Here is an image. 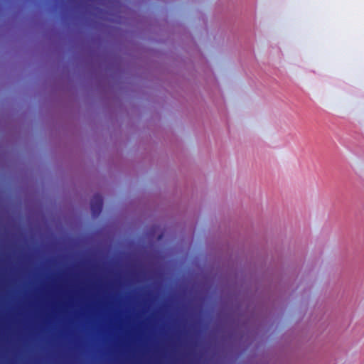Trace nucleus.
<instances>
[{"instance_id": "f257e3e1", "label": "nucleus", "mask_w": 364, "mask_h": 364, "mask_svg": "<svg viewBox=\"0 0 364 364\" xmlns=\"http://www.w3.org/2000/svg\"><path fill=\"white\" fill-rule=\"evenodd\" d=\"M103 199L100 194L93 196L90 202V208L93 217H97L102 210Z\"/></svg>"}]
</instances>
